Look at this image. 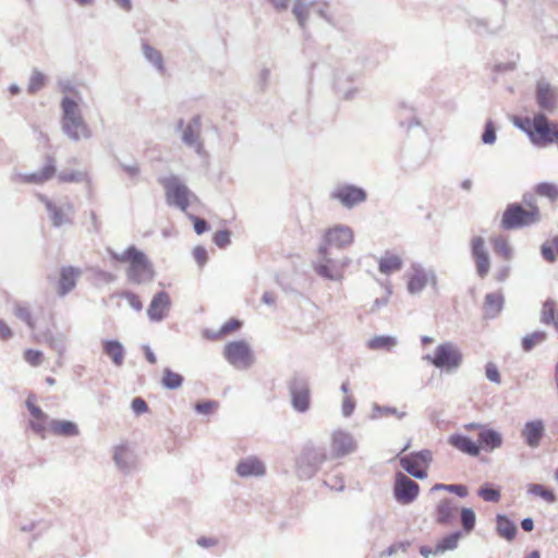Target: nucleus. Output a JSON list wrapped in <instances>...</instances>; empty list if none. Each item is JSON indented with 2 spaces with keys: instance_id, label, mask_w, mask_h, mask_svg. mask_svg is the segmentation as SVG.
Instances as JSON below:
<instances>
[{
  "instance_id": "obj_63",
  "label": "nucleus",
  "mask_w": 558,
  "mask_h": 558,
  "mask_svg": "<svg viewBox=\"0 0 558 558\" xmlns=\"http://www.w3.org/2000/svg\"><path fill=\"white\" fill-rule=\"evenodd\" d=\"M485 376H486V378L489 381H492L494 384H500L501 383V377H500L499 369H498L497 365L494 362H488L485 365Z\"/></svg>"
},
{
  "instance_id": "obj_40",
  "label": "nucleus",
  "mask_w": 558,
  "mask_h": 558,
  "mask_svg": "<svg viewBox=\"0 0 558 558\" xmlns=\"http://www.w3.org/2000/svg\"><path fill=\"white\" fill-rule=\"evenodd\" d=\"M183 381H184V377L181 374L173 372L169 367L163 368L160 383L165 389H168V390L179 389L183 385Z\"/></svg>"
},
{
  "instance_id": "obj_59",
  "label": "nucleus",
  "mask_w": 558,
  "mask_h": 558,
  "mask_svg": "<svg viewBox=\"0 0 558 558\" xmlns=\"http://www.w3.org/2000/svg\"><path fill=\"white\" fill-rule=\"evenodd\" d=\"M120 298L126 300L129 305L134 311L141 312L143 310V303L136 293H134L132 291H123L120 293Z\"/></svg>"
},
{
  "instance_id": "obj_28",
  "label": "nucleus",
  "mask_w": 558,
  "mask_h": 558,
  "mask_svg": "<svg viewBox=\"0 0 558 558\" xmlns=\"http://www.w3.org/2000/svg\"><path fill=\"white\" fill-rule=\"evenodd\" d=\"M458 511V506L450 498L441 499L436 506V521L441 525L451 524L454 519L456 512Z\"/></svg>"
},
{
  "instance_id": "obj_18",
  "label": "nucleus",
  "mask_w": 558,
  "mask_h": 558,
  "mask_svg": "<svg viewBox=\"0 0 558 558\" xmlns=\"http://www.w3.org/2000/svg\"><path fill=\"white\" fill-rule=\"evenodd\" d=\"M171 307V299L168 292L159 291L157 292L148 305L147 316L150 322H161L163 320Z\"/></svg>"
},
{
  "instance_id": "obj_25",
  "label": "nucleus",
  "mask_w": 558,
  "mask_h": 558,
  "mask_svg": "<svg viewBox=\"0 0 558 558\" xmlns=\"http://www.w3.org/2000/svg\"><path fill=\"white\" fill-rule=\"evenodd\" d=\"M448 444L470 457H477L480 454V446L466 435L458 433L452 434L448 438Z\"/></svg>"
},
{
  "instance_id": "obj_21",
  "label": "nucleus",
  "mask_w": 558,
  "mask_h": 558,
  "mask_svg": "<svg viewBox=\"0 0 558 558\" xmlns=\"http://www.w3.org/2000/svg\"><path fill=\"white\" fill-rule=\"evenodd\" d=\"M529 140L535 147H547L558 142V128L556 124L533 128Z\"/></svg>"
},
{
  "instance_id": "obj_43",
  "label": "nucleus",
  "mask_w": 558,
  "mask_h": 558,
  "mask_svg": "<svg viewBox=\"0 0 558 558\" xmlns=\"http://www.w3.org/2000/svg\"><path fill=\"white\" fill-rule=\"evenodd\" d=\"M397 344V338L392 336H376L367 341L371 350H390Z\"/></svg>"
},
{
  "instance_id": "obj_53",
  "label": "nucleus",
  "mask_w": 558,
  "mask_h": 558,
  "mask_svg": "<svg viewBox=\"0 0 558 558\" xmlns=\"http://www.w3.org/2000/svg\"><path fill=\"white\" fill-rule=\"evenodd\" d=\"M497 134H496V126L493 122V120L488 119L485 122L484 131L481 135V141L484 145H493L496 143Z\"/></svg>"
},
{
  "instance_id": "obj_52",
  "label": "nucleus",
  "mask_w": 558,
  "mask_h": 558,
  "mask_svg": "<svg viewBox=\"0 0 558 558\" xmlns=\"http://www.w3.org/2000/svg\"><path fill=\"white\" fill-rule=\"evenodd\" d=\"M45 81H46V76L41 72L34 70L29 77L27 92L29 94H36L38 90H40L45 86Z\"/></svg>"
},
{
  "instance_id": "obj_31",
  "label": "nucleus",
  "mask_w": 558,
  "mask_h": 558,
  "mask_svg": "<svg viewBox=\"0 0 558 558\" xmlns=\"http://www.w3.org/2000/svg\"><path fill=\"white\" fill-rule=\"evenodd\" d=\"M496 532L501 538L511 542L517 536L518 527L508 515L499 513L496 515Z\"/></svg>"
},
{
  "instance_id": "obj_9",
  "label": "nucleus",
  "mask_w": 558,
  "mask_h": 558,
  "mask_svg": "<svg viewBox=\"0 0 558 558\" xmlns=\"http://www.w3.org/2000/svg\"><path fill=\"white\" fill-rule=\"evenodd\" d=\"M38 198L45 205L54 228H60L73 222L74 207L70 202L64 201L60 204H56L43 194H38Z\"/></svg>"
},
{
  "instance_id": "obj_2",
  "label": "nucleus",
  "mask_w": 558,
  "mask_h": 558,
  "mask_svg": "<svg viewBox=\"0 0 558 558\" xmlns=\"http://www.w3.org/2000/svg\"><path fill=\"white\" fill-rule=\"evenodd\" d=\"M62 110L61 130L72 142L89 140L93 131L84 120L78 104L71 97L64 96L60 104Z\"/></svg>"
},
{
  "instance_id": "obj_41",
  "label": "nucleus",
  "mask_w": 558,
  "mask_h": 558,
  "mask_svg": "<svg viewBox=\"0 0 558 558\" xmlns=\"http://www.w3.org/2000/svg\"><path fill=\"white\" fill-rule=\"evenodd\" d=\"M541 254L543 258L548 263H555L558 257V235L551 240L545 241L541 245Z\"/></svg>"
},
{
  "instance_id": "obj_36",
  "label": "nucleus",
  "mask_w": 558,
  "mask_h": 558,
  "mask_svg": "<svg viewBox=\"0 0 558 558\" xmlns=\"http://www.w3.org/2000/svg\"><path fill=\"white\" fill-rule=\"evenodd\" d=\"M403 262L400 256L386 252L378 262V269L384 275H390L402 268Z\"/></svg>"
},
{
  "instance_id": "obj_46",
  "label": "nucleus",
  "mask_w": 558,
  "mask_h": 558,
  "mask_svg": "<svg viewBox=\"0 0 558 558\" xmlns=\"http://www.w3.org/2000/svg\"><path fill=\"white\" fill-rule=\"evenodd\" d=\"M460 521L465 534L471 533L476 524V515L472 508H462L460 511Z\"/></svg>"
},
{
  "instance_id": "obj_11",
  "label": "nucleus",
  "mask_w": 558,
  "mask_h": 558,
  "mask_svg": "<svg viewBox=\"0 0 558 558\" xmlns=\"http://www.w3.org/2000/svg\"><path fill=\"white\" fill-rule=\"evenodd\" d=\"M420 494V485L402 472H397L393 484V497L401 505L412 504Z\"/></svg>"
},
{
  "instance_id": "obj_8",
  "label": "nucleus",
  "mask_w": 558,
  "mask_h": 558,
  "mask_svg": "<svg viewBox=\"0 0 558 558\" xmlns=\"http://www.w3.org/2000/svg\"><path fill=\"white\" fill-rule=\"evenodd\" d=\"M291 407L298 413H306L311 408V388L308 378L293 374L288 381Z\"/></svg>"
},
{
  "instance_id": "obj_38",
  "label": "nucleus",
  "mask_w": 558,
  "mask_h": 558,
  "mask_svg": "<svg viewBox=\"0 0 558 558\" xmlns=\"http://www.w3.org/2000/svg\"><path fill=\"white\" fill-rule=\"evenodd\" d=\"M417 464L418 462L408 454L400 457V465L408 474L417 480H425L428 475L427 471L425 469H420Z\"/></svg>"
},
{
  "instance_id": "obj_34",
  "label": "nucleus",
  "mask_w": 558,
  "mask_h": 558,
  "mask_svg": "<svg viewBox=\"0 0 558 558\" xmlns=\"http://www.w3.org/2000/svg\"><path fill=\"white\" fill-rule=\"evenodd\" d=\"M504 295L501 293H487L484 301V313L486 318H496L504 308Z\"/></svg>"
},
{
  "instance_id": "obj_26",
  "label": "nucleus",
  "mask_w": 558,
  "mask_h": 558,
  "mask_svg": "<svg viewBox=\"0 0 558 558\" xmlns=\"http://www.w3.org/2000/svg\"><path fill=\"white\" fill-rule=\"evenodd\" d=\"M502 435L493 428H483L478 434L477 445L480 446V451L484 450L487 452H492L495 449H498L502 445Z\"/></svg>"
},
{
  "instance_id": "obj_42",
  "label": "nucleus",
  "mask_w": 558,
  "mask_h": 558,
  "mask_svg": "<svg viewBox=\"0 0 558 558\" xmlns=\"http://www.w3.org/2000/svg\"><path fill=\"white\" fill-rule=\"evenodd\" d=\"M468 26L474 33L481 36L493 35L497 32V28H493L488 25V21L485 19L470 17L468 20Z\"/></svg>"
},
{
  "instance_id": "obj_17",
  "label": "nucleus",
  "mask_w": 558,
  "mask_h": 558,
  "mask_svg": "<svg viewBox=\"0 0 558 558\" xmlns=\"http://www.w3.org/2000/svg\"><path fill=\"white\" fill-rule=\"evenodd\" d=\"M432 280L433 283H436V276L433 271L425 270L421 265L413 264L412 272L408 275V291L410 294H418L421 293L428 281Z\"/></svg>"
},
{
  "instance_id": "obj_32",
  "label": "nucleus",
  "mask_w": 558,
  "mask_h": 558,
  "mask_svg": "<svg viewBox=\"0 0 558 558\" xmlns=\"http://www.w3.org/2000/svg\"><path fill=\"white\" fill-rule=\"evenodd\" d=\"M102 350L107 354L116 366H122L124 362L125 350L123 344L119 340H104Z\"/></svg>"
},
{
  "instance_id": "obj_62",
  "label": "nucleus",
  "mask_w": 558,
  "mask_h": 558,
  "mask_svg": "<svg viewBox=\"0 0 558 558\" xmlns=\"http://www.w3.org/2000/svg\"><path fill=\"white\" fill-rule=\"evenodd\" d=\"M230 238H231V232L229 230L225 229V230H219V231L215 232V234L213 236V241L219 248H225L227 245L230 244V241H231Z\"/></svg>"
},
{
  "instance_id": "obj_6",
  "label": "nucleus",
  "mask_w": 558,
  "mask_h": 558,
  "mask_svg": "<svg viewBox=\"0 0 558 558\" xmlns=\"http://www.w3.org/2000/svg\"><path fill=\"white\" fill-rule=\"evenodd\" d=\"M159 183L165 189L167 204L185 213L190 206V197H195L190 189L181 181L178 175L173 174L166 178H160Z\"/></svg>"
},
{
  "instance_id": "obj_4",
  "label": "nucleus",
  "mask_w": 558,
  "mask_h": 558,
  "mask_svg": "<svg viewBox=\"0 0 558 558\" xmlns=\"http://www.w3.org/2000/svg\"><path fill=\"white\" fill-rule=\"evenodd\" d=\"M541 220V211L538 207H532L526 210L520 203L508 204L500 221L504 230H518L524 227L533 226Z\"/></svg>"
},
{
  "instance_id": "obj_49",
  "label": "nucleus",
  "mask_w": 558,
  "mask_h": 558,
  "mask_svg": "<svg viewBox=\"0 0 558 558\" xmlns=\"http://www.w3.org/2000/svg\"><path fill=\"white\" fill-rule=\"evenodd\" d=\"M477 495L489 502H498L501 497L500 490L487 483L478 488Z\"/></svg>"
},
{
  "instance_id": "obj_12",
  "label": "nucleus",
  "mask_w": 558,
  "mask_h": 558,
  "mask_svg": "<svg viewBox=\"0 0 558 558\" xmlns=\"http://www.w3.org/2000/svg\"><path fill=\"white\" fill-rule=\"evenodd\" d=\"M225 359L235 367H250L253 364V353L244 340L231 341L225 345Z\"/></svg>"
},
{
  "instance_id": "obj_14",
  "label": "nucleus",
  "mask_w": 558,
  "mask_h": 558,
  "mask_svg": "<svg viewBox=\"0 0 558 558\" xmlns=\"http://www.w3.org/2000/svg\"><path fill=\"white\" fill-rule=\"evenodd\" d=\"M471 256L474 260L476 274L484 279L490 269V256L486 247L485 239L476 235L470 242Z\"/></svg>"
},
{
  "instance_id": "obj_37",
  "label": "nucleus",
  "mask_w": 558,
  "mask_h": 558,
  "mask_svg": "<svg viewBox=\"0 0 558 558\" xmlns=\"http://www.w3.org/2000/svg\"><path fill=\"white\" fill-rule=\"evenodd\" d=\"M462 537L461 531H454L442 537L434 547V554H444L447 550H453L458 547L459 541Z\"/></svg>"
},
{
  "instance_id": "obj_58",
  "label": "nucleus",
  "mask_w": 558,
  "mask_h": 558,
  "mask_svg": "<svg viewBox=\"0 0 558 558\" xmlns=\"http://www.w3.org/2000/svg\"><path fill=\"white\" fill-rule=\"evenodd\" d=\"M512 123L515 128H518L520 131L526 134V136L530 138L531 133L533 132V121H531V118H520L514 117L512 120Z\"/></svg>"
},
{
  "instance_id": "obj_7",
  "label": "nucleus",
  "mask_w": 558,
  "mask_h": 558,
  "mask_svg": "<svg viewBox=\"0 0 558 558\" xmlns=\"http://www.w3.org/2000/svg\"><path fill=\"white\" fill-rule=\"evenodd\" d=\"M423 360L428 361L436 368L450 373L460 367L463 355L454 343L446 341L436 348L434 355L426 354Z\"/></svg>"
},
{
  "instance_id": "obj_20",
  "label": "nucleus",
  "mask_w": 558,
  "mask_h": 558,
  "mask_svg": "<svg viewBox=\"0 0 558 558\" xmlns=\"http://www.w3.org/2000/svg\"><path fill=\"white\" fill-rule=\"evenodd\" d=\"M545 435V424L541 418L525 422L521 430L524 442L530 448H537Z\"/></svg>"
},
{
  "instance_id": "obj_47",
  "label": "nucleus",
  "mask_w": 558,
  "mask_h": 558,
  "mask_svg": "<svg viewBox=\"0 0 558 558\" xmlns=\"http://www.w3.org/2000/svg\"><path fill=\"white\" fill-rule=\"evenodd\" d=\"M14 315L25 323L31 330H34L36 325L33 318L31 308L22 303H16L14 306Z\"/></svg>"
},
{
  "instance_id": "obj_60",
  "label": "nucleus",
  "mask_w": 558,
  "mask_h": 558,
  "mask_svg": "<svg viewBox=\"0 0 558 558\" xmlns=\"http://www.w3.org/2000/svg\"><path fill=\"white\" fill-rule=\"evenodd\" d=\"M408 456L413 458L416 462L424 464L425 468H427L433 461V453L429 449L413 451Z\"/></svg>"
},
{
  "instance_id": "obj_57",
  "label": "nucleus",
  "mask_w": 558,
  "mask_h": 558,
  "mask_svg": "<svg viewBox=\"0 0 558 558\" xmlns=\"http://www.w3.org/2000/svg\"><path fill=\"white\" fill-rule=\"evenodd\" d=\"M219 408V402L216 400L198 401L194 404V410L198 414H209Z\"/></svg>"
},
{
  "instance_id": "obj_24",
  "label": "nucleus",
  "mask_w": 558,
  "mask_h": 558,
  "mask_svg": "<svg viewBox=\"0 0 558 558\" xmlns=\"http://www.w3.org/2000/svg\"><path fill=\"white\" fill-rule=\"evenodd\" d=\"M56 173V165L54 159L50 156H47V162L45 167L36 172L27 173V174H15V178L21 179L25 183H34L40 184L48 180H50Z\"/></svg>"
},
{
  "instance_id": "obj_13",
  "label": "nucleus",
  "mask_w": 558,
  "mask_h": 558,
  "mask_svg": "<svg viewBox=\"0 0 558 558\" xmlns=\"http://www.w3.org/2000/svg\"><path fill=\"white\" fill-rule=\"evenodd\" d=\"M330 197L338 201L343 207L351 209L367 199V193L363 187L354 184H342L336 187Z\"/></svg>"
},
{
  "instance_id": "obj_64",
  "label": "nucleus",
  "mask_w": 558,
  "mask_h": 558,
  "mask_svg": "<svg viewBox=\"0 0 558 558\" xmlns=\"http://www.w3.org/2000/svg\"><path fill=\"white\" fill-rule=\"evenodd\" d=\"M49 345L58 352L59 355H62L65 351V339L62 335L50 336Z\"/></svg>"
},
{
  "instance_id": "obj_15",
  "label": "nucleus",
  "mask_w": 558,
  "mask_h": 558,
  "mask_svg": "<svg viewBox=\"0 0 558 558\" xmlns=\"http://www.w3.org/2000/svg\"><path fill=\"white\" fill-rule=\"evenodd\" d=\"M354 437L345 430L338 429L331 435V457L335 459L343 458L356 450Z\"/></svg>"
},
{
  "instance_id": "obj_50",
  "label": "nucleus",
  "mask_w": 558,
  "mask_h": 558,
  "mask_svg": "<svg viewBox=\"0 0 558 558\" xmlns=\"http://www.w3.org/2000/svg\"><path fill=\"white\" fill-rule=\"evenodd\" d=\"M432 490L438 492V490H445L452 494H456L460 498H464L468 496L469 490L468 487L463 484H435L432 487Z\"/></svg>"
},
{
  "instance_id": "obj_27",
  "label": "nucleus",
  "mask_w": 558,
  "mask_h": 558,
  "mask_svg": "<svg viewBox=\"0 0 558 558\" xmlns=\"http://www.w3.org/2000/svg\"><path fill=\"white\" fill-rule=\"evenodd\" d=\"M316 3H318V0H294L292 13L304 33L307 31L310 10L315 7Z\"/></svg>"
},
{
  "instance_id": "obj_30",
  "label": "nucleus",
  "mask_w": 558,
  "mask_h": 558,
  "mask_svg": "<svg viewBox=\"0 0 558 558\" xmlns=\"http://www.w3.org/2000/svg\"><path fill=\"white\" fill-rule=\"evenodd\" d=\"M48 428L56 436L74 437L80 434L77 424L66 420H50Z\"/></svg>"
},
{
  "instance_id": "obj_55",
  "label": "nucleus",
  "mask_w": 558,
  "mask_h": 558,
  "mask_svg": "<svg viewBox=\"0 0 558 558\" xmlns=\"http://www.w3.org/2000/svg\"><path fill=\"white\" fill-rule=\"evenodd\" d=\"M315 7H317L315 12L319 17L325 20L329 25L336 26L333 16L328 12L329 3L327 1L318 0V3H316Z\"/></svg>"
},
{
  "instance_id": "obj_16",
  "label": "nucleus",
  "mask_w": 558,
  "mask_h": 558,
  "mask_svg": "<svg viewBox=\"0 0 558 558\" xmlns=\"http://www.w3.org/2000/svg\"><path fill=\"white\" fill-rule=\"evenodd\" d=\"M201 129L202 118L199 114L194 116L186 124L182 132V143L191 148H194L195 153L202 155L204 150L203 143L201 141Z\"/></svg>"
},
{
  "instance_id": "obj_51",
  "label": "nucleus",
  "mask_w": 558,
  "mask_h": 558,
  "mask_svg": "<svg viewBox=\"0 0 558 558\" xmlns=\"http://www.w3.org/2000/svg\"><path fill=\"white\" fill-rule=\"evenodd\" d=\"M535 192L550 201L558 199V186L550 182H541L535 186Z\"/></svg>"
},
{
  "instance_id": "obj_44",
  "label": "nucleus",
  "mask_w": 558,
  "mask_h": 558,
  "mask_svg": "<svg viewBox=\"0 0 558 558\" xmlns=\"http://www.w3.org/2000/svg\"><path fill=\"white\" fill-rule=\"evenodd\" d=\"M557 304L553 299H547L543 303V308L541 312V323L544 325H550L551 322L557 317Z\"/></svg>"
},
{
  "instance_id": "obj_61",
  "label": "nucleus",
  "mask_w": 558,
  "mask_h": 558,
  "mask_svg": "<svg viewBox=\"0 0 558 558\" xmlns=\"http://www.w3.org/2000/svg\"><path fill=\"white\" fill-rule=\"evenodd\" d=\"M85 178V174L81 171H61L58 174V179L60 182L68 183V182H82Z\"/></svg>"
},
{
  "instance_id": "obj_23",
  "label": "nucleus",
  "mask_w": 558,
  "mask_h": 558,
  "mask_svg": "<svg viewBox=\"0 0 558 558\" xmlns=\"http://www.w3.org/2000/svg\"><path fill=\"white\" fill-rule=\"evenodd\" d=\"M235 471L241 477L263 476L266 473V468L262 460L251 456L240 460Z\"/></svg>"
},
{
  "instance_id": "obj_35",
  "label": "nucleus",
  "mask_w": 558,
  "mask_h": 558,
  "mask_svg": "<svg viewBox=\"0 0 558 558\" xmlns=\"http://www.w3.org/2000/svg\"><path fill=\"white\" fill-rule=\"evenodd\" d=\"M142 52L145 60L150 63L157 72L163 74L166 72L163 57L159 50L150 46L147 41L142 43Z\"/></svg>"
},
{
  "instance_id": "obj_45",
  "label": "nucleus",
  "mask_w": 558,
  "mask_h": 558,
  "mask_svg": "<svg viewBox=\"0 0 558 558\" xmlns=\"http://www.w3.org/2000/svg\"><path fill=\"white\" fill-rule=\"evenodd\" d=\"M527 493L541 497L549 504H554L556 501L555 493L551 489L546 488L542 484H530L527 486Z\"/></svg>"
},
{
  "instance_id": "obj_22",
  "label": "nucleus",
  "mask_w": 558,
  "mask_h": 558,
  "mask_svg": "<svg viewBox=\"0 0 558 558\" xmlns=\"http://www.w3.org/2000/svg\"><path fill=\"white\" fill-rule=\"evenodd\" d=\"M338 262V267L335 269L331 264L324 262L319 258L317 262L313 263V268L315 272L322 278L339 281L342 279V270L349 265L350 259L344 257L342 259H336Z\"/></svg>"
},
{
  "instance_id": "obj_54",
  "label": "nucleus",
  "mask_w": 558,
  "mask_h": 558,
  "mask_svg": "<svg viewBox=\"0 0 558 558\" xmlns=\"http://www.w3.org/2000/svg\"><path fill=\"white\" fill-rule=\"evenodd\" d=\"M494 248L497 254L502 256L505 259L510 260L512 258V248L504 238H498L494 242Z\"/></svg>"
},
{
  "instance_id": "obj_39",
  "label": "nucleus",
  "mask_w": 558,
  "mask_h": 558,
  "mask_svg": "<svg viewBox=\"0 0 558 558\" xmlns=\"http://www.w3.org/2000/svg\"><path fill=\"white\" fill-rule=\"evenodd\" d=\"M547 332L536 330L525 335L521 340V348L524 352H531L536 345L544 343L547 340Z\"/></svg>"
},
{
  "instance_id": "obj_56",
  "label": "nucleus",
  "mask_w": 558,
  "mask_h": 558,
  "mask_svg": "<svg viewBox=\"0 0 558 558\" xmlns=\"http://www.w3.org/2000/svg\"><path fill=\"white\" fill-rule=\"evenodd\" d=\"M34 399H35L34 395H29V397L27 398V400H26L27 410L29 411V413L32 414V416L34 418L39 420V421H48L49 420L48 415L38 405H36L34 403Z\"/></svg>"
},
{
  "instance_id": "obj_5",
  "label": "nucleus",
  "mask_w": 558,
  "mask_h": 558,
  "mask_svg": "<svg viewBox=\"0 0 558 558\" xmlns=\"http://www.w3.org/2000/svg\"><path fill=\"white\" fill-rule=\"evenodd\" d=\"M327 460L325 448L305 446L295 460L296 475L301 480L312 478Z\"/></svg>"
},
{
  "instance_id": "obj_1",
  "label": "nucleus",
  "mask_w": 558,
  "mask_h": 558,
  "mask_svg": "<svg viewBox=\"0 0 558 558\" xmlns=\"http://www.w3.org/2000/svg\"><path fill=\"white\" fill-rule=\"evenodd\" d=\"M116 262L129 263L126 269L128 281L134 284H144L154 280L155 270L147 256L136 246L131 245L122 253L108 250Z\"/></svg>"
},
{
  "instance_id": "obj_3",
  "label": "nucleus",
  "mask_w": 558,
  "mask_h": 558,
  "mask_svg": "<svg viewBox=\"0 0 558 558\" xmlns=\"http://www.w3.org/2000/svg\"><path fill=\"white\" fill-rule=\"evenodd\" d=\"M354 239L353 230L344 225H337L328 229L323 238V243L318 247V255L324 262L332 265L336 269L338 262L330 256L329 246L344 248L352 244Z\"/></svg>"
},
{
  "instance_id": "obj_10",
  "label": "nucleus",
  "mask_w": 558,
  "mask_h": 558,
  "mask_svg": "<svg viewBox=\"0 0 558 558\" xmlns=\"http://www.w3.org/2000/svg\"><path fill=\"white\" fill-rule=\"evenodd\" d=\"M535 102L542 111L555 112L558 108V87L545 78L538 80L535 87Z\"/></svg>"
},
{
  "instance_id": "obj_48",
  "label": "nucleus",
  "mask_w": 558,
  "mask_h": 558,
  "mask_svg": "<svg viewBox=\"0 0 558 558\" xmlns=\"http://www.w3.org/2000/svg\"><path fill=\"white\" fill-rule=\"evenodd\" d=\"M387 415H396L399 420H401L407 415V413L400 412L397 408L393 407L379 405L377 403L373 405L372 418L376 420L380 416Z\"/></svg>"
},
{
  "instance_id": "obj_29",
  "label": "nucleus",
  "mask_w": 558,
  "mask_h": 558,
  "mask_svg": "<svg viewBox=\"0 0 558 558\" xmlns=\"http://www.w3.org/2000/svg\"><path fill=\"white\" fill-rule=\"evenodd\" d=\"M80 270L74 267H63L60 271L58 293L60 296L66 295L76 286Z\"/></svg>"
},
{
  "instance_id": "obj_33",
  "label": "nucleus",
  "mask_w": 558,
  "mask_h": 558,
  "mask_svg": "<svg viewBox=\"0 0 558 558\" xmlns=\"http://www.w3.org/2000/svg\"><path fill=\"white\" fill-rule=\"evenodd\" d=\"M333 87L339 97L344 100L353 99L359 93V88L352 85L351 76L344 77L343 75H337Z\"/></svg>"
},
{
  "instance_id": "obj_19",
  "label": "nucleus",
  "mask_w": 558,
  "mask_h": 558,
  "mask_svg": "<svg viewBox=\"0 0 558 558\" xmlns=\"http://www.w3.org/2000/svg\"><path fill=\"white\" fill-rule=\"evenodd\" d=\"M113 461L118 470L126 475L136 468V457L126 444L114 447Z\"/></svg>"
}]
</instances>
